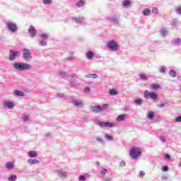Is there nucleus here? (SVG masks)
<instances>
[{"mask_svg":"<svg viewBox=\"0 0 181 181\" xmlns=\"http://www.w3.org/2000/svg\"><path fill=\"white\" fill-rule=\"evenodd\" d=\"M13 67L15 70L18 71H26V70H30L32 66L28 63L16 62L13 64Z\"/></svg>","mask_w":181,"mask_h":181,"instance_id":"f257e3e1","label":"nucleus"},{"mask_svg":"<svg viewBox=\"0 0 181 181\" xmlns=\"http://www.w3.org/2000/svg\"><path fill=\"white\" fill-rule=\"evenodd\" d=\"M141 148L133 147L130 149L129 155L132 159H138L141 156Z\"/></svg>","mask_w":181,"mask_h":181,"instance_id":"f03ea898","label":"nucleus"},{"mask_svg":"<svg viewBox=\"0 0 181 181\" xmlns=\"http://www.w3.org/2000/svg\"><path fill=\"white\" fill-rule=\"evenodd\" d=\"M21 56V52L19 51L10 49L8 54V60L10 62H15Z\"/></svg>","mask_w":181,"mask_h":181,"instance_id":"7ed1b4c3","label":"nucleus"},{"mask_svg":"<svg viewBox=\"0 0 181 181\" xmlns=\"http://www.w3.org/2000/svg\"><path fill=\"white\" fill-rule=\"evenodd\" d=\"M23 54L22 58L25 62H31L32 61V52H30V50L25 48L23 49Z\"/></svg>","mask_w":181,"mask_h":181,"instance_id":"20e7f679","label":"nucleus"},{"mask_svg":"<svg viewBox=\"0 0 181 181\" xmlns=\"http://www.w3.org/2000/svg\"><path fill=\"white\" fill-rule=\"evenodd\" d=\"M108 107V105L104 104L103 107H102L100 105L90 106V110L91 111V112H94V114H98V112H101V111H103V110H104V107Z\"/></svg>","mask_w":181,"mask_h":181,"instance_id":"39448f33","label":"nucleus"},{"mask_svg":"<svg viewBox=\"0 0 181 181\" xmlns=\"http://www.w3.org/2000/svg\"><path fill=\"white\" fill-rule=\"evenodd\" d=\"M7 28L10 32H12V33H15V32H18V25L12 21H8L6 23Z\"/></svg>","mask_w":181,"mask_h":181,"instance_id":"423d86ee","label":"nucleus"},{"mask_svg":"<svg viewBox=\"0 0 181 181\" xmlns=\"http://www.w3.org/2000/svg\"><path fill=\"white\" fill-rule=\"evenodd\" d=\"M107 47L112 52L118 50V44L115 40H111L107 43Z\"/></svg>","mask_w":181,"mask_h":181,"instance_id":"0eeeda50","label":"nucleus"},{"mask_svg":"<svg viewBox=\"0 0 181 181\" xmlns=\"http://www.w3.org/2000/svg\"><path fill=\"white\" fill-rule=\"evenodd\" d=\"M145 98H151V100H156L158 98V94L155 92H149V90H146L144 93Z\"/></svg>","mask_w":181,"mask_h":181,"instance_id":"6e6552de","label":"nucleus"},{"mask_svg":"<svg viewBox=\"0 0 181 181\" xmlns=\"http://www.w3.org/2000/svg\"><path fill=\"white\" fill-rule=\"evenodd\" d=\"M97 124L100 128H112L115 127V125L110 122H98Z\"/></svg>","mask_w":181,"mask_h":181,"instance_id":"1a4fd4ad","label":"nucleus"},{"mask_svg":"<svg viewBox=\"0 0 181 181\" xmlns=\"http://www.w3.org/2000/svg\"><path fill=\"white\" fill-rule=\"evenodd\" d=\"M109 21L113 25H118V23H119V15L114 14L109 18Z\"/></svg>","mask_w":181,"mask_h":181,"instance_id":"9d476101","label":"nucleus"},{"mask_svg":"<svg viewBox=\"0 0 181 181\" xmlns=\"http://www.w3.org/2000/svg\"><path fill=\"white\" fill-rule=\"evenodd\" d=\"M71 103V104H73V105H74V107H78V108H81V107L84 105V104L83 103V101L77 98H74Z\"/></svg>","mask_w":181,"mask_h":181,"instance_id":"9b49d317","label":"nucleus"},{"mask_svg":"<svg viewBox=\"0 0 181 181\" xmlns=\"http://www.w3.org/2000/svg\"><path fill=\"white\" fill-rule=\"evenodd\" d=\"M59 179H66L68 176L67 173L64 169H60L57 171Z\"/></svg>","mask_w":181,"mask_h":181,"instance_id":"f8f14e48","label":"nucleus"},{"mask_svg":"<svg viewBox=\"0 0 181 181\" xmlns=\"http://www.w3.org/2000/svg\"><path fill=\"white\" fill-rule=\"evenodd\" d=\"M28 33L32 37H35V36H36V33H37V30H35L33 25H30L28 29Z\"/></svg>","mask_w":181,"mask_h":181,"instance_id":"ddd939ff","label":"nucleus"},{"mask_svg":"<svg viewBox=\"0 0 181 181\" xmlns=\"http://www.w3.org/2000/svg\"><path fill=\"white\" fill-rule=\"evenodd\" d=\"M4 107L11 110V108H13V107H15V104H13V103L11 102V101H4Z\"/></svg>","mask_w":181,"mask_h":181,"instance_id":"4468645a","label":"nucleus"},{"mask_svg":"<svg viewBox=\"0 0 181 181\" xmlns=\"http://www.w3.org/2000/svg\"><path fill=\"white\" fill-rule=\"evenodd\" d=\"M13 95H16L17 97H23L25 95V93H23V91L15 90L13 92Z\"/></svg>","mask_w":181,"mask_h":181,"instance_id":"2eb2a0df","label":"nucleus"},{"mask_svg":"<svg viewBox=\"0 0 181 181\" xmlns=\"http://www.w3.org/2000/svg\"><path fill=\"white\" fill-rule=\"evenodd\" d=\"M28 163H30L32 165H39V163H40V161L37 159H28Z\"/></svg>","mask_w":181,"mask_h":181,"instance_id":"dca6fc26","label":"nucleus"},{"mask_svg":"<svg viewBox=\"0 0 181 181\" xmlns=\"http://www.w3.org/2000/svg\"><path fill=\"white\" fill-rule=\"evenodd\" d=\"M15 168V164L13 162H8L6 163V168L8 169V170H12Z\"/></svg>","mask_w":181,"mask_h":181,"instance_id":"f3484780","label":"nucleus"},{"mask_svg":"<svg viewBox=\"0 0 181 181\" xmlns=\"http://www.w3.org/2000/svg\"><path fill=\"white\" fill-rule=\"evenodd\" d=\"M29 158H37V152L31 151L28 153Z\"/></svg>","mask_w":181,"mask_h":181,"instance_id":"a211bd4d","label":"nucleus"},{"mask_svg":"<svg viewBox=\"0 0 181 181\" xmlns=\"http://www.w3.org/2000/svg\"><path fill=\"white\" fill-rule=\"evenodd\" d=\"M84 5H86V1L84 0H79L76 3L77 8H83V6H84Z\"/></svg>","mask_w":181,"mask_h":181,"instance_id":"6ab92c4d","label":"nucleus"},{"mask_svg":"<svg viewBox=\"0 0 181 181\" xmlns=\"http://www.w3.org/2000/svg\"><path fill=\"white\" fill-rule=\"evenodd\" d=\"M72 21H74V22H76V23H83L84 22V18H72Z\"/></svg>","mask_w":181,"mask_h":181,"instance_id":"aec40b11","label":"nucleus"},{"mask_svg":"<svg viewBox=\"0 0 181 181\" xmlns=\"http://www.w3.org/2000/svg\"><path fill=\"white\" fill-rule=\"evenodd\" d=\"M131 5V1L129 0H124L122 1V6L124 8H128Z\"/></svg>","mask_w":181,"mask_h":181,"instance_id":"412c9836","label":"nucleus"},{"mask_svg":"<svg viewBox=\"0 0 181 181\" xmlns=\"http://www.w3.org/2000/svg\"><path fill=\"white\" fill-rule=\"evenodd\" d=\"M39 37L42 40H47L49 39V34H47V33L40 34Z\"/></svg>","mask_w":181,"mask_h":181,"instance_id":"4be33fe9","label":"nucleus"},{"mask_svg":"<svg viewBox=\"0 0 181 181\" xmlns=\"http://www.w3.org/2000/svg\"><path fill=\"white\" fill-rule=\"evenodd\" d=\"M86 57L88 60H91V59H93V57H94V53L92 51H88L86 53Z\"/></svg>","mask_w":181,"mask_h":181,"instance_id":"5701e85b","label":"nucleus"},{"mask_svg":"<svg viewBox=\"0 0 181 181\" xmlns=\"http://www.w3.org/2000/svg\"><path fill=\"white\" fill-rule=\"evenodd\" d=\"M125 118H127V116L125 115H120L117 117L116 121H117L118 122H121V121H124Z\"/></svg>","mask_w":181,"mask_h":181,"instance_id":"b1692460","label":"nucleus"},{"mask_svg":"<svg viewBox=\"0 0 181 181\" xmlns=\"http://www.w3.org/2000/svg\"><path fill=\"white\" fill-rule=\"evenodd\" d=\"M173 42L175 46H180L181 45V39L180 38H175L173 40Z\"/></svg>","mask_w":181,"mask_h":181,"instance_id":"393cba45","label":"nucleus"},{"mask_svg":"<svg viewBox=\"0 0 181 181\" xmlns=\"http://www.w3.org/2000/svg\"><path fill=\"white\" fill-rule=\"evenodd\" d=\"M85 77H86V78H97L98 77V75L95 74H89L88 75H86Z\"/></svg>","mask_w":181,"mask_h":181,"instance_id":"a878e982","label":"nucleus"},{"mask_svg":"<svg viewBox=\"0 0 181 181\" xmlns=\"http://www.w3.org/2000/svg\"><path fill=\"white\" fill-rule=\"evenodd\" d=\"M154 116H155V112L153 111H150L147 114V118H148V119H153Z\"/></svg>","mask_w":181,"mask_h":181,"instance_id":"bb28decb","label":"nucleus"},{"mask_svg":"<svg viewBox=\"0 0 181 181\" xmlns=\"http://www.w3.org/2000/svg\"><path fill=\"white\" fill-rule=\"evenodd\" d=\"M151 88L152 90H159V88H160V85L158 83H153L151 85Z\"/></svg>","mask_w":181,"mask_h":181,"instance_id":"cd10ccee","label":"nucleus"},{"mask_svg":"<svg viewBox=\"0 0 181 181\" xmlns=\"http://www.w3.org/2000/svg\"><path fill=\"white\" fill-rule=\"evenodd\" d=\"M143 15H144V16H149V15H151V9L149 8H146L143 11Z\"/></svg>","mask_w":181,"mask_h":181,"instance_id":"c85d7f7f","label":"nucleus"},{"mask_svg":"<svg viewBox=\"0 0 181 181\" xmlns=\"http://www.w3.org/2000/svg\"><path fill=\"white\" fill-rule=\"evenodd\" d=\"M18 179L16 175H11L8 177V181H16Z\"/></svg>","mask_w":181,"mask_h":181,"instance_id":"c756f323","label":"nucleus"},{"mask_svg":"<svg viewBox=\"0 0 181 181\" xmlns=\"http://www.w3.org/2000/svg\"><path fill=\"white\" fill-rule=\"evenodd\" d=\"M160 33L162 35V36L165 37L167 36L168 31L166 29L163 28L160 30Z\"/></svg>","mask_w":181,"mask_h":181,"instance_id":"7c9ffc66","label":"nucleus"},{"mask_svg":"<svg viewBox=\"0 0 181 181\" xmlns=\"http://www.w3.org/2000/svg\"><path fill=\"white\" fill-rule=\"evenodd\" d=\"M140 80H144V81H146L148 80V76L145 74H141L139 75Z\"/></svg>","mask_w":181,"mask_h":181,"instance_id":"2f4dec72","label":"nucleus"},{"mask_svg":"<svg viewBox=\"0 0 181 181\" xmlns=\"http://www.w3.org/2000/svg\"><path fill=\"white\" fill-rule=\"evenodd\" d=\"M142 103H144V100H142V99H136L134 100V104L136 105H141Z\"/></svg>","mask_w":181,"mask_h":181,"instance_id":"473e14b6","label":"nucleus"},{"mask_svg":"<svg viewBox=\"0 0 181 181\" xmlns=\"http://www.w3.org/2000/svg\"><path fill=\"white\" fill-rule=\"evenodd\" d=\"M22 119L24 122H28L29 121V116L26 114L23 115Z\"/></svg>","mask_w":181,"mask_h":181,"instance_id":"72a5a7b5","label":"nucleus"},{"mask_svg":"<svg viewBox=\"0 0 181 181\" xmlns=\"http://www.w3.org/2000/svg\"><path fill=\"white\" fill-rule=\"evenodd\" d=\"M47 40H40L39 42V45L40 46H47V41H46Z\"/></svg>","mask_w":181,"mask_h":181,"instance_id":"f704fd0d","label":"nucleus"},{"mask_svg":"<svg viewBox=\"0 0 181 181\" xmlns=\"http://www.w3.org/2000/svg\"><path fill=\"white\" fill-rule=\"evenodd\" d=\"M52 2L53 0H42V4H44V5H52Z\"/></svg>","mask_w":181,"mask_h":181,"instance_id":"c9c22d12","label":"nucleus"},{"mask_svg":"<svg viewBox=\"0 0 181 181\" xmlns=\"http://www.w3.org/2000/svg\"><path fill=\"white\" fill-rule=\"evenodd\" d=\"M169 76H170V77H176L177 76L176 71L175 70H170L169 71Z\"/></svg>","mask_w":181,"mask_h":181,"instance_id":"e433bc0d","label":"nucleus"},{"mask_svg":"<svg viewBox=\"0 0 181 181\" xmlns=\"http://www.w3.org/2000/svg\"><path fill=\"white\" fill-rule=\"evenodd\" d=\"M117 94H118V92L115 90V89H112L110 90V95H117Z\"/></svg>","mask_w":181,"mask_h":181,"instance_id":"4c0bfd02","label":"nucleus"},{"mask_svg":"<svg viewBox=\"0 0 181 181\" xmlns=\"http://www.w3.org/2000/svg\"><path fill=\"white\" fill-rule=\"evenodd\" d=\"M175 13H176L177 15H181V6H178L175 9Z\"/></svg>","mask_w":181,"mask_h":181,"instance_id":"58836bf2","label":"nucleus"},{"mask_svg":"<svg viewBox=\"0 0 181 181\" xmlns=\"http://www.w3.org/2000/svg\"><path fill=\"white\" fill-rule=\"evenodd\" d=\"M90 91H91V88H90V87L87 86L84 88V93L86 94H88Z\"/></svg>","mask_w":181,"mask_h":181,"instance_id":"ea45409f","label":"nucleus"},{"mask_svg":"<svg viewBox=\"0 0 181 181\" xmlns=\"http://www.w3.org/2000/svg\"><path fill=\"white\" fill-rule=\"evenodd\" d=\"M152 13H156V14L159 13V9H158V8L156 7L153 8Z\"/></svg>","mask_w":181,"mask_h":181,"instance_id":"a19ab883","label":"nucleus"},{"mask_svg":"<svg viewBox=\"0 0 181 181\" xmlns=\"http://www.w3.org/2000/svg\"><path fill=\"white\" fill-rule=\"evenodd\" d=\"M160 73H163V74L166 73V68L165 66H160Z\"/></svg>","mask_w":181,"mask_h":181,"instance_id":"79ce46f5","label":"nucleus"},{"mask_svg":"<svg viewBox=\"0 0 181 181\" xmlns=\"http://www.w3.org/2000/svg\"><path fill=\"white\" fill-rule=\"evenodd\" d=\"M105 138H106V139H107L108 141H112V139H113L112 136H111L110 134H106L105 136Z\"/></svg>","mask_w":181,"mask_h":181,"instance_id":"37998d69","label":"nucleus"},{"mask_svg":"<svg viewBox=\"0 0 181 181\" xmlns=\"http://www.w3.org/2000/svg\"><path fill=\"white\" fill-rule=\"evenodd\" d=\"M95 139L98 142H100V144L104 143V140H103V138H101V137H96Z\"/></svg>","mask_w":181,"mask_h":181,"instance_id":"c03bdc74","label":"nucleus"},{"mask_svg":"<svg viewBox=\"0 0 181 181\" xmlns=\"http://www.w3.org/2000/svg\"><path fill=\"white\" fill-rule=\"evenodd\" d=\"M100 173L101 175H107V173H108V170L105 168H103Z\"/></svg>","mask_w":181,"mask_h":181,"instance_id":"a18cd8bd","label":"nucleus"},{"mask_svg":"<svg viewBox=\"0 0 181 181\" xmlns=\"http://www.w3.org/2000/svg\"><path fill=\"white\" fill-rule=\"evenodd\" d=\"M162 170L163 172H168V170H169V167H168L167 165H164L162 168Z\"/></svg>","mask_w":181,"mask_h":181,"instance_id":"49530a36","label":"nucleus"},{"mask_svg":"<svg viewBox=\"0 0 181 181\" xmlns=\"http://www.w3.org/2000/svg\"><path fill=\"white\" fill-rule=\"evenodd\" d=\"M160 141H161V142H163V144H165V142H166V139H165V136H160Z\"/></svg>","mask_w":181,"mask_h":181,"instance_id":"de8ad7c7","label":"nucleus"},{"mask_svg":"<svg viewBox=\"0 0 181 181\" xmlns=\"http://www.w3.org/2000/svg\"><path fill=\"white\" fill-rule=\"evenodd\" d=\"M79 181H86V177L84 175H80L78 177Z\"/></svg>","mask_w":181,"mask_h":181,"instance_id":"09e8293b","label":"nucleus"},{"mask_svg":"<svg viewBox=\"0 0 181 181\" xmlns=\"http://www.w3.org/2000/svg\"><path fill=\"white\" fill-rule=\"evenodd\" d=\"M57 97L59 98H63V97H64V93H57Z\"/></svg>","mask_w":181,"mask_h":181,"instance_id":"8fccbe9b","label":"nucleus"},{"mask_svg":"<svg viewBox=\"0 0 181 181\" xmlns=\"http://www.w3.org/2000/svg\"><path fill=\"white\" fill-rule=\"evenodd\" d=\"M165 160H170V156L169 154H165Z\"/></svg>","mask_w":181,"mask_h":181,"instance_id":"3c124183","label":"nucleus"},{"mask_svg":"<svg viewBox=\"0 0 181 181\" xmlns=\"http://www.w3.org/2000/svg\"><path fill=\"white\" fill-rule=\"evenodd\" d=\"M60 75L62 77H66L67 76V74L65 71H61Z\"/></svg>","mask_w":181,"mask_h":181,"instance_id":"603ef678","label":"nucleus"},{"mask_svg":"<svg viewBox=\"0 0 181 181\" xmlns=\"http://www.w3.org/2000/svg\"><path fill=\"white\" fill-rule=\"evenodd\" d=\"M166 104H168V102L161 103L160 105H159L160 108H163L165 107V105H166Z\"/></svg>","mask_w":181,"mask_h":181,"instance_id":"864d4df0","label":"nucleus"},{"mask_svg":"<svg viewBox=\"0 0 181 181\" xmlns=\"http://www.w3.org/2000/svg\"><path fill=\"white\" fill-rule=\"evenodd\" d=\"M175 122H181V116H178V117L175 119Z\"/></svg>","mask_w":181,"mask_h":181,"instance_id":"5fc2aeb1","label":"nucleus"},{"mask_svg":"<svg viewBox=\"0 0 181 181\" xmlns=\"http://www.w3.org/2000/svg\"><path fill=\"white\" fill-rule=\"evenodd\" d=\"M69 85L71 87H76V82L71 81L69 83Z\"/></svg>","mask_w":181,"mask_h":181,"instance_id":"6e6d98bb","label":"nucleus"},{"mask_svg":"<svg viewBox=\"0 0 181 181\" xmlns=\"http://www.w3.org/2000/svg\"><path fill=\"white\" fill-rule=\"evenodd\" d=\"M139 176L140 177H144V176H145V173H144V171H140Z\"/></svg>","mask_w":181,"mask_h":181,"instance_id":"4d7b16f0","label":"nucleus"},{"mask_svg":"<svg viewBox=\"0 0 181 181\" xmlns=\"http://www.w3.org/2000/svg\"><path fill=\"white\" fill-rule=\"evenodd\" d=\"M50 133H47L44 135L45 138H50Z\"/></svg>","mask_w":181,"mask_h":181,"instance_id":"13d9d810","label":"nucleus"},{"mask_svg":"<svg viewBox=\"0 0 181 181\" xmlns=\"http://www.w3.org/2000/svg\"><path fill=\"white\" fill-rule=\"evenodd\" d=\"M127 165V163H125V161H122L120 163V166L122 168V166H125Z\"/></svg>","mask_w":181,"mask_h":181,"instance_id":"bf43d9fd","label":"nucleus"},{"mask_svg":"<svg viewBox=\"0 0 181 181\" xmlns=\"http://www.w3.org/2000/svg\"><path fill=\"white\" fill-rule=\"evenodd\" d=\"M67 60H69V62H73V57H68Z\"/></svg>","mask_w":181,"mask_h":181,"instance_id":"052dcab7","label":"nucleus"},{"mask_svg":"<svg viewBox=\"0 0 181 181\" xmlns=\"http://www.w3.org/2000/svg\"><path fill=\"white\" fill-rule=\"evenodd\" d=\"M76 75L75 74H73L71 75V78H74V77H76Z\"/></svg>","mask_w":181,"mask_h":181,"instance_id":"680f3d73","label":"nucleus"},{"mask_svg":"<svg viewBox=\"0 0 181 181\" xmlns=\"http://www.w3.org/2000/svg\"><path fill=\"white\" fill-rule=\"evenodd\" d=\"M162 179H163V180H166V179H168V177H166V176H163V177H162Z\"/></svg>","mask_w":181,"mask_h":181,"instance_id":"e2e57ef3","label":"nucleus"},{"mask_svg":"<svg viewBox=\"0 0 181 181\" xmlns=\"http://www.w3.org/2000/svg\"><path fill=\"white\" fill-rule=\"evenodd\" d=\"M97 166H100V162H96Z\"/></svg>","mask_w":181,"mask_h":181,"instance_id":"0e129e2a","label":"nucleus"}]
</instances>
